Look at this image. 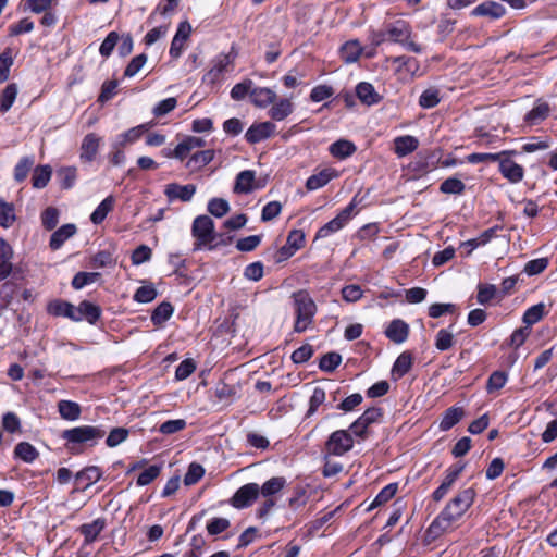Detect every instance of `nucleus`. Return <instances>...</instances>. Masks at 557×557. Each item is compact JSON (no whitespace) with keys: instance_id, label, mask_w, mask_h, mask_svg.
Returning <instances> with one entry per match:
<instances>
[{"instance_id":"f257e3e1","label":"nucleus","mask_w":557,"mask_h":557,"mask_svg":"<svg viewBox=\"0 0 557 557\" xmlns=\"http://www.w3.org/2000/svg\"><path fill=\"white\" fill-rule=\"evenodd\" d=\"M475 496L476 493L472 487L459 492L431 522L426 530L428 535L431 539L442 536L472 506Z\"/></svg>"},{"instance_id":"f03ea898","label":"nucleus","mask_w":557,"mask_h":557,"mask_svg":"<svg viewBox=\"0 0 557 557\" xmlns=\"http://www.w3.org/2000/svg\"><path fill=\"white\" fill-rule=\"evenodd\" d=\"M290 298L296 314L294 331L296 333H304L313 323L318 307L307 289L294 292Z\"/></svg>"},{"instance_id":"7ed1b4c3","label":"nucleus","mask_w":557,"mask_h":557,"mask_svg":"<svg viewBox=\"0 0 557 557\" xmlns=\"http://www.w3.org/2000/svg\"><path fill=\"white\" fill-rule=\"evenodd\" d=\"M106 433L103 425H79L64 430L61 437L65 441V447L74 451L76 445L87 444L91 447L97 445Z\"/></svg>"},{"instance_id":"20e7f679","label":"nucleus","mask_w":557,"mask_h":557,"mask_svg":"<svg viewBox=\"0 0 557 557\" xmlns=\"http://www.w3.org/2000/svg\"><path fill=\"white\" fill-rule=\"evenodd\" d=\"M191 236L195 238L193 251H200L203 249L215 250L219 244H213L216 239V233L213 220L206 214L198 215L194 219L191 224Z\"/></svg>"},{"instance_id":"39448f33","label":"nucleus","mask_w":557,"mask_h":557,"mask_svg":"<svg viewBox=\"0 0 557 557\" xmlns=\"http://www.w3.org/2000/svg\"><path fill=\"white\" fill-rule=\"evenodd\" d=\"M260 496L258 483H247L240 486L228 500L230 505L235 509H246Z\"/></svg>"},{"instance_id":"423d86ee","label":"nucleus","mask_w":557,"mask_h":557,"mask_svg":"<svg viewBox=\"0 0 557 557\" xmlns=\"http://www.w3.org/2000/svg\"><path fill=\"white\" fill-rule=\"evenodd\" d=\"M354 447V440L351 434L346 430H337L331 433L326 443L325 449L329 454L334 456H343Z\"/></svg>"},{"instance_id":"0eeeda50","label":"nucleus","mask_w":557,"mask_h":557,"mask_svg":"<svg viewBox=\"0 0 557 557\" xmlns=\"http://www.w3.org/2000/svg\"><path fill=\"white\" fill-rule=\"evenodd\" d=\"M354 208L355 203L350 202L346 208L338 212L335 218L326 222L318 230L315 238H326L344 228V226L348 223V221L351 218V212Z\"/></svg>"},{"instance_id":"6e6552de","label":"nucleus","mask_w":557,"mask_h":557,"mask_svg":"<svg viewBox=\"0 0 557 557\" xmlns=\"http://www.w3.org/2000/svg\"><path fill=\"white\" fill-rule=\"evenodd\" d=\"M101 314L102 310L100 306L89 300H83L77 307L73 305L70 320L73 322H81L85 320L89 324L95 325L101 318Z\"/></svg>"},{"instance_id":"1a4fd4ad","label":"nucleus","mask_w":557,"mask_h":557,"mask_svg":"<svg viewBox=\"0 0 557 557\" xmlns=\"http://www.w3.org/2000/svg\"><path fill=\"white\" fill-rule=\"evenodd\" d=\"M506 14V8L496 1L486 0L470 12L471 17H486L488 21H497L504 17Z\"/></svg>"},{"instance_id":"9d476101","label":"nucleus","mask_w":557,"mask_h":557,"mask_svg":"<svg viewBox=\"0 0 557 557\" xmlns=\"http://www.w3.org/2000/svg\"><path fill=\"white\" fill-rule=\"evenodd\" d=\"M276 126L270 121L251 124L245 133L248 144L255 145L274 135Z\"/></svg>"},{"instance_id":"9b49d317","label":"nucleus","mask_w":557,"mask_h":557,"mask_svg":"<svg viewBox=\"0 0 557 557\" xmlns=\"http://www.w3.org/2000/svg\"><path fill=\"white\" fill-rule=\"evenodd\" d=\"M102 138L96 133L84 136L79 147V160L83 163H91L96 160Z\"/></svg>"},{"instance_id":"f8f14e48","label":"nucleus","mask_w":557,"mask_h":557,"mask_svg":"<svg viewBox=\"0 0 557 557\" xmlns=\"http://www.w3.org/2000/svg\"><path fill=\"white\" fill-rule=\"evenodd\" d=\"M196 194V185L187 184L180 185L177 183H170L165 185L164 195L169 202L180 200L182 202H188L193 199Z\"/></svg>"},{"instance_id":"ddd939ff","label":"nucleus","mask_w":557,"mask_h":557,"mask_svg":"<svg viewBox=\"0 0 557 557\" xmlns=\"http://www.w3.org/2000/svg\"><path fill=\"white\" fill-rule=\"evenodd\" d=\"M211 67L203 74L202 83L206 85H215L220 82L222 75L226 71L227 66L231 65L228 60L224 57V52L215 55L211 61Z\"/></svg>"},{"instance_id":"4468645a","label":"nucleus","mask_w":557,"mask_h":557,"mask_svg":"<svg viewBox=\"0 0 557 557\" xmlns=\"http://www.w3.org/2000/svg\"><path fill=\"white\" fill-rule=\"evenodd\" d=\"M498 171L511 184L520 183L524 177V169L512 159H499Z\"/></svg>"},{"instance_id":"2eb2a0df","label":"nucleus","mask_w":557,"mask_h":557,"mask_svg":"<svg viewBox=\"0 0 557 557\" xmlns=\"http://www.w3.org/2000/svg\"><path fill=\"white\" fill-rule=\"evenodd\" d=\"M102 471L97 466H88L78 471L74 479L77 485V488L81 491H86L92 484L97 483L102 478Z\"/></svg>"},{"instance_id":"dca6fc26","label":"nucleus","mask_w":557,"mask_h":557,"mask_svg":"<svg viewBox=\"0 0 557 557\" xmlns=\"http://www.w3.org/2000/svg\"><path fill=\"white\" fill-rule=\"evenodd\" d=\"M106 524V519L100 517L89 523L79 525L78 532L84 536L83 547L96 542L99 534L104 530Z\"/></svg>"},{"instance_id":"f3484780","label":"nucleus","mask_w":557,"mask_h":557,"mask_svg":"<svg viewBox=\"0 0 557 557\" xmlns=\"http://www.w3.org/2000/svg\"><path fill=\"white\" fill-rule=\"evenodd\" d=\"M388 39L395 44H401L406 38H410L412 28L405 20H396L386 24Z\"/></svg>"},{"instance_id":"a211bd4d","label":"nucleus","mask_w":557,"mask_h":557,"mask_svg":"<svg viewBox=\"0 0 557 557\" xmlns=\"http://www.w3.org/2000/svg\"><path fill=\"white\" fill-rule=\"evenodd\" d=\"M384 334L393 343L401 344L408 338L409 325L401 319H394L385 329Z\"/></svg>"},{"instance_id":"6ab92c4d","label":"nucleus","mask_w":557,"mask_h":557,"mask_svg":"<svg viewBox=\"0 0 557 557\" xmlns=\"http://www.w3.org/2000/svg\"><path fill=\"white\" fill-rule=\"evenodd\" d=\"M356 96L362 104L368 107L379 104L383 97L375 90L369 82H360L356 86Z\"/></svg>"},{"instance_id":"aec40b11","label":"nucleus","mask_w":557,"mask_h":557,"mask_svg":"<svg viewBox=\"0 0 557 557\" xmlns=\"http://www.w3.org/2000/svg\"><path fill=\"white\" fill-rule=\"evenodd\" d=\"M13 255L12 246L7 242V239L0 237V282L7 280L11 275Z\"/></svg>"},{"instance_id":"412c9836","label":"nucleus","mask_w":557,"mask_h":557,"mask_svg":"<svg viewBox=\"0 0 557 557\" xmlns=\"http://www.w3.org/2000/svg\"><path fill=\"white\" fill-rule=\"evenodd\" d=\"M463 417H465V410L462 407L451 406V407L447 408L442 414V419L438 423V430L441 432L449 431L456 424H458Z\"/></svg>"},{"instance_id":"4be33fe9","label":"nucleus","mask_w":557,"mask_h":557,"mask_svg":"<svg viewBox=\"0 0 557 557\" xmlns=\"http://www.w3.org/2000/svg\"><path fill=\"white\" fill-rule=\"evenodd\" d=\"M276 100V92L269 87H253L250 91V101L253 106L264 109Z\"/></svg>"},{"instance_id":"5701e85b","label":"nucleus","mask_w":557,"mask_h":557,"mask_svg":"<svg viewBox=\"0 0 557 557\" xmlns=\"http://www.w3.org/2000/svg\"><path fill=\"white\" fill-rule=\"evenodd\" d=\"M76 231H77V228H76L75 224H73V223L63 224L62 226H60L58 230H55L51 234L50 240H49V247L52 250L60 249L69 238H71L72 236L75 235Z\"/></svg>"},{"instance_id":"b1692460","label":"nucleus","mask_w":557,"mask_h":557,"mask_svg":"<svg viewBox=\"0 0 557 557\" xmlns=\"http://www.w3.org/2000/svg\"><path fill=\"white\" fill-rule=\"evenodd\" d=\"M256 180V172L252 170H245L236 175L233 191L238 195H247L253 191V182Z\"/></svg>"},{"instance_id":"393cba45","label":"nucleus","mask_w":557,"mask_h":557,"mask_svg":"<svg viewBox=\"0 0 557 557\" xmlns=\"http://www.w3.org/2000/svg\"><path fill=\"white\" fill-rule=\"evenodd\" d=\"M146 131V125L140 124L127 129L124 133L119 134L112 143V148H122L126 145L136 143L145 134Z\"/></svg>"},{"instance_id":"a878e982","label":"nucleus","mask_w":557,"mask_h":557,"mask_svg":"<svg viewBox=\"0 0 557 557\" xmlns=\"http://www.w3.org/2000/svg\"><path fill=\"white\" fill-rule=\"evenodd\" d=\"M337 174L333 169H323L319 173L310 175L306 181V188L310 191L327 185Z\"/></svg>"},{"instance_id":"bb28decb","label":"nucleus","mask_w":557,"mask_h":557,"mask_svg":"<svg viewBox=\"0 0 557 557\" xmlns=\"http://www.w3.org/2000/svg\"><path fill=\"white\" fill-rule=\"evenodd\" d=\"M419 140L411 135L398 136L394 139V152L399 157H406L417 150Z\"/></svg>"},{"instance_id":"cd10ccee","label":"nucleus","mask_w":557,"mask_h":557,"mask_svg":"<svg viewBox=\"0 0 557 557\" xmlns=\"http://www.w3.org/2000/svg\"><path fill=\"white\" fill-rule=\"evenodd\" d=\"M357 150V146L348 139H338L329 147V152L336 159L345 160L351 157Z\"/></svg>"},{"instance_id":"c85d7f7f","label":"nucleus","mask_w":557,"mask_h":557,"mask_svg":"<svg viewBox=\"0 0 557 557\" xmlns=\"http://www.w3.org/2000/svg\"><path fill=\"white\" fill-rule=\"evenodd\" d=\"M215 151L213 149L201 150L194 153L186 162L190 172H197L213 161Z\"/></svg>"},{"instance_id":"c756f323","label":"nucleus","mask_w":557,"mask_h":557,"mask_svg":"<svg viewBox=\"0 0 557 557\" xmlns=\"http://www.w3.org/2000/svg\"><path fill=\"white\" fill-rule=\"evenodd\" d=\"M287 484V480L284 476H273L267 480L261 486L259 485L260 495L263 498H274L275 495L280 494Z\"/></svg>"},{"instance_id":"7c9ffc66","label":"nucleus","mask_w":557,"mask_h":557,"mask_svg":"<svg viewBox=\"0 0 557 557\" xmlns=\"http://www.w3.org/2000/svg\"><path fill=\"white\" fill-rule=\"evenodd\" d=\"M548 114V103L537 100L534 107L524 115V122L530 126H534L546 120Z\"/></svg>"},{"instance_id":"2f4dec72","label":"nucleus","mask_w":557,"mask_h":557,"mask_svg":"<svg viewBox=\"0 0 557 557\" xmlns=\"http://www.w3.org/2000/svg\"><path fill=\"white\" fill-rule=\"evenodd\" d=\"M20 290V283L13 280H4V283L0 287V309L8 308Z\"/></svg>"},{"instance_id":"473e14b6","label":"nucleus","mask_w":557,"mask_h":557,"mask_svg":"<svg viewBox=\"0 0 557 557\" xmlns=\"http://www.w3.org/2000/svg\"><path fill=\"white\" fill-rule=\"evenodd\" d=\"M412 367V356L408 351L401 352L395 360L392 367V377L397 381L404 377Z\"/></svg>"},{"instance_id":"72a5a7b5","label":"nucleus","mask_w":557,"mask_h":557,"mask_svg":"<svg viewBox=\"0 0 557 557\" xmlns=\"http://www.w3.org/2000/svg\"><path fill=\"white\" fill-rule=\"evenodd\" d=\"M496 226L485 230L476 238H471L460 244V248L466 249L465 255L470 256L474 249L484 246L491 242L496 232Z\"/></svg>"},{"instance_id":"f704fd0d","label":"nucleus","mask_w":557,"mask_h":557,"mask_svg":"<svg viewBox=\"0 0 557 557\" xmlns=\"http://www.w3.org/2000/svg\"><path fill=\"white\" fill-rule=\"evenodd\" d=\"M363 48L358 40L346 41L339 50L341 58L346 64L355 63L362 54Z\"/></svg>"},{"instance_id":"c9c22d12","label":"nucleus","mask_w":557,"mask_h":557,"mask_svg":"<svg viewBox=\"0 0 557 557\" xmlns=\"http://www.w3.org/2000/svg\"><path fill=\"white\" fill-rule=\"evenodd\" d=\"M115 199L112 195L106 197L90 214V221L95 225L101 224L113 210Z\"/></svg>"},{"instance_id":"e433bc0d","label":"nucleus","mask_w":557,"mask_h":557,"mask_svg":"<svg viewBox=\"0 0 557 557\" xmlns=\"http://www.w3.org/2000/svg\"><path fill=\"white\" fill-rule=\"evenodd\" d=\"M294 110L293 103L289 99L282 98L273 102L268 114L274 121H283L292 114Z\"/></svg>"},{"instance_id":"4c0bfd02","label":"nucleus","mask_w":557,"mask_h":557,"mask_svg":"<svg viewBox=\"0 0 557 557\" xmlns=\"http://www.w3.org/2000/svg\"><path fill=\"white\" fill-rule=\"evenodd\" d=\"M58 411L62 419L76 421L81 417L82 408L76 401L62 399L58 403Z\"/></svg>"},{"instance_id":"58836bf2","label":"nucleus","mask_w":557,"mask_h":557,"mask_svg":"<svg viewBox=\"0 0 557 557\" xmlns=\"http://www.w3.org/2000/svg\"><path fill=\"white\" fill-rule=\"evenodd\" d=\"M14 459H20L26 463H33L39 456L38 450L28 442H20L13 451Z\"/></svg>"},{"instance_id":"ea45409f","label":"nucleus","mask_w":557,"mask_h":557,"mask_svg":"<svg viewBox=\"0 0 557 557\" xmlns=\"http://www.w3.org/2000/svg\"><path fill=\"white\" fill-rule=\"evenodd\" d=\"M174 313V307L170 301L160 302L151 312V322L156 326L165 323Z\"/></svg>"},{"instance_id":"a19ab883","label":"nucleus","mask_w":557,"mask_h":557,"mask_svg":"<svg viewBox=\"0 0 557 557\" xmlns=\"http://www.w3.org/2000/svg\"><path fill=\"white\" fill-rule=\"evenodd\" d=\"M435 168L434 156H419L418 159L413 160L409 164V170L418 176H422Z\"/></svg>"},{"instance_id":"79ce46f5","label":"nucleus","mask_w":557,"mask_h":557,"mask_svg":"<svg viewBox=\"0 0 557 557\" xmlns=\"http://www.w3.org/2000/svg\"><path fill=\"white\" fill-rule=\"evenodd\" d=\"M52 169L50 165H38L34 169L32 184L34 188L41 189L46 187L51 178Z\"/></svg>"},{"instance_id":"37998d69","label":"nucleus","mask_w":557,"mask_h":557,"mask_svg":"<svg viewBox=\"0 0 557 557\" xmlns=\"http://www.w3.org/2000/svg\"><path fill=\"white\" fill-rule=\"evenodd\" d=\"M398 491V484L397 483H389L386 486H384L374 497L372 503L368 507V511L373 510L374 508L382 506L383 504L391 500Z\"/></svg>"},{"instance_id":"c03bdc74","label":"nucleus","mask_w":557,"mask_h":557,"mask_svg":"<svg viewBox=\"0 0 557 557\" xmlns=\"http://www.w3.org/2000/svg\"><path fill=\"white\" fill-rule=\"evenodd\" d=\"M163 469V463H154L149 466L148 468H145L137 476L136 479V485L137 486H147L150 483H152L161 473Z\"/></svg>"},{"instance_id":"a18cd8bd","label":"nucleus","mask_w":557,"mask_h":557,"mask_svg":"<svg viewBox=\"0 0 557 557\" xmlns=\"http://www.w3.org/2000/svg\"><path fill=\"white\" fill-rule=\"evenodd\" d=\"M476 289V302L482 306L488 305L498 295V289L494 284L479 283Z\"/></svg>"},{"instance_id":"49530a36","label":"nucleus","mask_w":557,"mask_h":557,"mask_svg":"<svg viewBox=\"0 0 557 557\" xmlns=\"http://www.w3.org/2000/svg\"><path fill=\"white\" fill-rule=\"evenodd\" d=\"M73 305L66 300L54 299L47 305V312L52 317L67 318L72 315Z\"/></svg>"},{"instance_id":"de8ad7c7","label":"nucleus","mask_w":557,"mask_h":557,"mask_svg":"<svg viewBox=\"0 0 557 557\" xmlns=\"http://www.w3.org/2000/svg\"><path fill=\"white\" fill-rule=\"evenodd\" d=\"M59 185L62 189H71L77 178V169L75 166H64L57 171Z\"/></svg>"},{"instance_id":"09e8293b","label":"nucleus","mask_w":557,"mask_h":557,"mask_svg":"<svg viewBox=\"0 0 557 557\" xmlns=\"http://www.w3.org/2000/svg\"><path fill=\"white\" fill-rule=\"evenodd\" d=\"M158 296V290L152 283H147L138 287L133 295V300L138 304H149Z\"/></svg>"},{"instance_id":"8fccbe9b","label":"nucleus","mask_w":557,"mask_h":557,"mask_svg":"<svg viewBox=\"0 0 557 557\" xmlns=\"http://www.w3.org/2000/svg\"><path fill=\"white\" fill-rule=\"evenodd\" d=\"M17 91H18V89H17V85L15 83H11L5 86V88L3 89V91L0 96V112L1 113H5L12 108V106L16 99Z\"/></svg>"},{"instance_id":"3c124183","label":"nucleus","mask_w":557,"mask_h":557,"mask_svg":"<svg viewBox=\"0 0 557 557\" xmlns=\"http://www.w3.org/2000/svg\"><path fill=\"white\" fill-rule=\"evenodd\" d=\"M465 189V183L455 176L446 178L440 185V191L447 195H461Z\"/></svg>"},{"instance_id":"603ef678","label":"nucleus","mask_w":557,"mask_h":557,"mask_svg":"<svg viewBox=\"0 0 557 557\" xmlns=\"http://www.w3.org/2000/svg\"><path fill=\"white\" fill-rule=\"evenodd\" d=\"M16 220L15 209L12 203L0 199V226L9 228Z\"/></svg>"},{"instance_id":"864d4df0","label":"nucleus","mask_w":557,"mask_h":557,"mask_svg":"<svg viewBox=\"0 0 557 557\" xmlns=\"http://www.w3.org/2000/svg\"><path fill=\"white\" fill-rule=\"evenodd\" d=\"M100 273L98 272H77L72 278V287L76 290L84 288L87 285L95 283L99 277Z\"/></svg>"},{"instance_id":"5fc2aeb1","label":"nucleus","mask_w":557,"mask_h":557,"mask_svg":"<svg viewBox=\"0 0 557 557\" xmlns=\"http://www.w3.org/2000/svg\"><path fill=\"white\" fill-rule=\"evenodd\" d=\"M230 209V203L224 198H211L207 205L208 212L215 218L224 216L225 214L228 213Z\"/></svg>"},{"instance_id":"6e6d98bb","label":"nucleus","mask_w":557,"mask_h":557,"mask_svg":"<svg viewBox=\"0 0 557 557\" xmlns=\"http://www.w3.org/2000/svg\"><path fill=\"white\" fill-rule=\"evenodd\" d=\"M342 362V356L336 351H331L323 355L319 361L320 370L331 373L335 371Z\"/></svg>"},{"instance_id":"4d7b16f0","label":"nucleus","mask_w":557,"mask_h":557,"mask_svg":"<svg viewBox=\"0 0 557 557\" xmlns=\"http://www.w3.org/2000/svg\"><path fill=\"white\" fill-rule=\"evenodd\" d=\"M544 310L545 306L542 302L529 307L522 317V321L527 327L537 323L543 318Z\"/></svg>"},{"instance_id":"13d9d810","label":"nucleus","mask_w":557,"mask_h":557,"mask_svg":"<svg viewBox=\"0 0 557 557\" xmlns=\"http://www.w3.org/2000/svg\"><path fill=\"white\" fill-rule=\"evenodd\" d=\"M454 343V334L447 329H441L435 335L434 346L438 351L450 349Z\"/></svg>"},{"instance_id":"bf43d9fd","label":"nucleus","mask_w":557,"mask_h":557,"mask_svg":"<svg viewBox=\"0 0 557 557\" xmlns=\"http://www.w3.org/2000/svg\"><path fill=\"white\" fill-rule=\"evenodd\" d=\"M13 54L11 48H5L0 53V84L7 82L10 76V69L13 65Z\"/></svg>"},{"instance_id":"052dcab7","label":"nucleus","mask_w":557,"mask_h":557,"mask_svg":"<svg viewBox=\"0 0 557 557\" xmlns=\"http://www.w3.org/2000/svg\"><path fill=\"white\" fill-rule=\"evenodd\" d=\"M441 101L440 91L436 88L425 89L419 97V106L422 109H432Z\"/></svg>"},{"instance_id":"680f3d73","label":"nucleus","mask_w":557,"mask_h":557,"mask_svg":"<svg viewBox=\"0 0 557 557\" xmlns=\"http://www.w3.org/2000/svg\"><path fill=\"white\" fill-rule=\"evenodd\" d=\"M129 430L123 426L112 429L107 438L106 445L110 448H114L127 440Z\"/></svg>"},{"instance_id":"e2e57ef3","label":"nucleus","mask_w":557,"mask_h":557,"mask_svg":"<svg viewBox=\"0 0 557 557\" xmlns=\"http://www.w3.org/2000/svg\"><path fill=\"white\" fill-rule=\"evenodd\" d=\"M325 398V391L320 386L314 387L312 395L309 398V407L306 417L313 416L318 411L319 407L324 404Z\"/></svg>"},{"instance_id":"0e129e2a","label":"nucleus","mask_w":557,"mask_h":557,"mask_svg":"<svg viewBox=\"0 0 557 557\" xmlns=\"http://www.w3.org/2000/svg\"><path fill=\"white\" fill-rule=\"evenodd\" d=\"M205 475V468L197 462H191L184 475V484L190 486L196 484Z\"/></svg>"},{"instance_id":"69168bd1","label":"nucleus","mask_w":557,"mask_h":557,"mask_svg":"<svg viewBox=\"0 0 557 557\" xmlns=\"http://www.w3.org/2000/svg\"><path fill=\"white\" fill-rule=\"evenodd\" d=\"M508 381V374L505 371H494L488 376L486 389L488 393L502 389Z\"/></svg>"},{"instance_id":"338daca9","label":"nucleus","mask_w":557,"mask_h":557,"mask_svg":"<svg viewBox=\"0 0 557 557\" xmlns=\"http://www.w3.org/2000/svg\"><path fill=\"white\" fill-rule=\"evenodd\" d=\"M252 85L253 82L248 78L235 84L230 91L231 98L235 101L245 99L248 94L250 95Z\"/></svg>"},{"instance_id":"774afa93","label":"nucleus","mask_w":557,"mask_h":557,"mask_svg":"<svg viewBox=\"0 0 557 557\" xmlns=\"http://www.w3.org/2000/svg\"><path fill=\"white\" fill-rule=\"evenodd\" d=\"M549 264V260L546 257L530 260L523 268V273L528 276H534L542 273Z\"/></svg>"}]
</instances>
